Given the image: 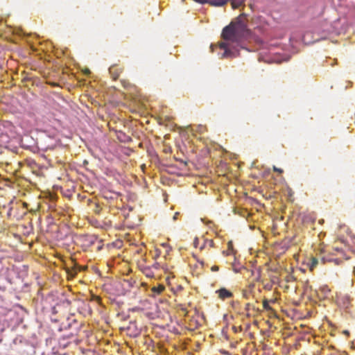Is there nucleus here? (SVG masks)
Listing matches in <instances>:
<instances>
[{
	"instance_id": "nucleus-8",
	"label": "nucleus",
	"mask_w": 355,
	"mask_h": 355,
	"mask_svg": "<svg viewBox=\"0 0 355 355\" xmlns=\"http://www.w3.org/2000/svg\"><path fill=\"white\" fill-rule=\"evenodd\" d=\"M232 6L234 9L239 8L243 4V0H232L231 2Z\"/></svg>"
},
{
	"instance_id": "nucleus-4",
	"label": "nucleus",
	"mask_w": 355,
	"mask_h": 355,
	"mask_svg": "<svg viewBox=\"0 0 355 355\" xmlns=\"http://www.w3.org/2000/svg\"><path fill=\"white\" fill-rule=\"evenodd\" d=\"M339 303L345 308H348L351 305L352 298L349 295H343L338 299Z\"/></svg>"
},
{
	"instance_id": "nucleus-15",
	"label": "nucleus",
	"mask_w": 355,
	"mask_h": 355,
	"mask_svg": "<svg viewBox=\"0 0 355 355\" xmlns=\"http://www.w3.org/2000/svg\"><path fill=\"white\" fill-rule=\"evenodd\" d=\"M211 270L214 272H216V271H218L219 270V268L218 266H214L211 267Z\"/></svg>"
},
{
	"instance_id": "nucleus-10",
	"label": "nucleus",
	"mask_w": 355,
	"mask_h": 355,
	"mask_svg": "<svg viewBox=\"0 0 355 355\" xmlns=\"http://www.w3.org/2000/svg\"><path fill=\"white\" fill-rule=\"evenodd\" d=\"M263 308L266 311H273L272 307L269 305L268 301L267 300H264L263 301Z\"/></svg>"
},
{
	"instance_id": "nucleus-9",
	"label": "nucleus",
	"mask_w": 355,
	"mask_h": 355,
	"mask_svg": "<svg viewBox=\"0 0 355 355\" xmlns=\"http://www.w3.org/2000/svg\"><path fill=\"white\" fill-rule=\"evenodd\" d=\"M318 259L317 258L313 257L310 263V270H313V268L318 265Z\"/></svg>"
},
{
	"instance_id": "nucleus-12",
	"label": "nucleus",
	"mask_w": 355,
	"mask_h": 355,
	"mask_svg": "<svg viewBox=\"0 0 355 355\" xmlns=\"http://www.w3.org/2000/svg\"><path fill=\"white\" fill-rule=\"evenodd\" d=\"M178 306L180 310H181L185 315L187 314L188 311L187 308L183 304H179Z\"/></svg>"
},
{
	"instance_id": "nucleus-21",
	"label": "nucleus",
	"mask_w": 355,
	"mask_h": 355,
	"mask_svg": "<svg viewBox=\"0 0 355 355\" xmlns=\"http://www.w3.org/2000/svg\"><path fill=\"white\" fill-rule=\"evenodd\" d=\"M208 243H209V245H210V246H212V245H213L214 242H213V241H212V240H209V241H208Z\"/></svg>"
},
{
	"instance_id": "nucleus-20",
	"label": "nucleus",
	"mask_w": 355,
	"mask_h": 355,
	"mask_svg": "<svg viewBox=\"0 0 355 355\" xmlns=\"http://www.w3.org/2000/svg\"><path fill=\"white\" fill-rule=\"evenodd\" d=\"M178 214H179V213H178V212H176V213L175 214V215H174V216H173V219H174V220H176V219H177V217H178Z\"/></svg>"
},
{
	"instance_id": "nucleus-6",
	"label": "nucleus",
	"mask_w": 355,
	"mask_h": 355,
	"mask_svg": "<svg viewBox=\"0 0 355 355\" xmlns=\"http://www.w3.org/2000/svg\"><path fill=\"white\" fill-rule=\"evenodd\" d=\"M164 289H165V287L164 285L159 284L156 286H153L152 288L151 291L154 294L159 295V294L162 293Z\"/></svg>"
},
{
	"instance_id": "nucleus-25",
	"label": "nucleus",
	"mask_w": 355,
	"mask_h": 355,
	"mask_svg": "<svg viewBox=\"0 0 355 355\" xmlns=\"http://www.w3.org/2000/svg\"><path fill=\"white\" fill-rule=\"evenodd\" d=\"M322 261L323 263H324V262L326 261V259H325V258H324V257H322Z\"/></svg>"
},
{
	"instance_id": "nucleus-27",
	"label": "nucleus",
	"mask_w": 355,
	"mask_h": 355,
	"mask_svg": "<svg viewBox=\"0 0 355 355\" xmlns=\"http://www.w3.org/2000/svg\"><path fill=\"white\" fill-rule=\"evenodd\" d=\"M251 272H252V275H254L255 272L252 270Z\"/></svg>"
},
{
	"instance_id": "nucleus-19",
	"label": "nucleus",
	"mask_w": 355,
	"mask_h": 355,
	"mask_svg": "<svg viewBox=\"0 0 355 355\" xmlns=\"http://www.w3.org/2000/svg\"><path fill=\"white\" fill-rule=\"evenodd\" d=\"M198 243V239H196L194 240V242H193L194 246H195V247H197Z\"/></svg>"
},
{
	"instance_id": "nucleus-13",
	"label": "nucleus",
	"mask_w": 355,
	"mask_h": 355,
	"mask_svg": "<svg viewBox=\"0 0 355 355\" xmlns=\"http://www.w3.org/2000/svg\"><path fill=\"white\" fill-rule=\"evenodd\" d=\"M256 273H257V275H256V277H255V280H256V281H259L260 276H261V275H260V271H259V270H257L256 271Z\"/></svg>"
},
{
	"instance_id": "nucleus-2",
	"label": "nucleus",
	"mask_w": 355,
	"mask_h": 355,
	"mask_svg": "<svg viewBox=\"0 0 355 355\" xmlns=\"http://www.w3.org/2000/svg\"><path fill=\"white\" fill-rule=\"evenodd\" d=\"M230 44L225 42H220L218 43L219 48L224 50V53L222 54L221 58L236 57L235 53L230 49Z\"/></svg>"
},
{
	"instance_id": "nucleus-7",
	"label": "nucleus",
	"mask_w": 355,
	"mask_h": 355,
	"mask_svg": "<svg viewBox=\"0 0 355 355\" xmlns=\"http://www.w3.org/2000/svg\"><path fill=\"white\" fill-rule=\"evenodd\" d=\"M229 0H211L209 3L215 6H223L225 5Z\"/></svg>"
},
{
	"instance_id": "nucleus-22",
	"label": "nucleus",
	"mask_w": 355,
	"mask_h": 355,
	"mask_svg": "<svg viewBox=\"0 0 355 355\" xmlns=\"http://www.w3.org/2000/svg\"><path fill=\"white\" fill-rule=\"evenodd\" d=\"M323 290L326 292H329V289L326 286L324 288H323Z\"/></svg>"
},
{
	"instance_id": "nucleus-5",
	"label": "nucleus",
	"mask_w": 355,
	"mask_h": 355,
	"mask_svg": "<svg viewBox=\"0 0 355 355\" xmlns=\"http://www.w3.org/2000/svg\"><path fill=\"white\" fill-rule=\"evenodd\" d=\"M216 293H218V297L221 300H225L232 297V293L225 288L216 291Z\"/></svg>"
},
{
	"instance_id": "nucleus-23",
	"label": "nucleus",
	"mask_w": 355,
	"mask_h": 355,
	"mask_svg": "<svg viewBox=\"0 0 355 355\" xmlns=\"http://www.w3.org/2000/svg\"><path fill=\"white\" fill-rule=\"evenodd\" d=\"M335 250H336V252H339V253H341V254L343 253V251H342V250H338V249H337V248H336V249H335Z\"/></svg>"
},
{
	"instance_id": "nucleus-3",
	"label": "nucleus",
	"mask_w": 355,
	"mask_h": 355,
	"mask_svg": "<svg viewBox=\"0 0 355 355\" xmlns=\"http://www.w3.org/2000/svg\"><path fill=\"white\" fill-rule=\"evenodd\" d=\"M122 71L123 68L118 65L114 64L109 68V72L113 80H116Z\"/></svg>"
},
{
	"instance_id": "nucleus-14",
	"label": "nucleus",
	"mask_w": 355,
	"mask_h": 355,
	"mask_svg": "<svg viewBox=\"0 0 355 355\" xmlns=\"http://www.w3.org/2000/svg\"><path fill=\"white\" fill-rule=\"evenodd\" d=\"M273 171H276V172H278L279 173H283V170L282 169L279 168H277L276 166H273Z\"/></svg>"
},
{
	"instance_id": "nucleus-24",
	"label": "nucleus",
	"mask_w": 355,
	"mask_h": 355,
	"mask_svg": "<svg viewBox=\"0 0 355 355\" xmlns=\"http://www.w3.org/2000/svg\"><path fill=\"white\" fill-rule=\"evenodd\" d=\"M234 272H240V270H238V269H237V268H234Z\"/></svg>"
},
{
	"instance_id": "nucleus-1",
	"label": "nucleus",
	"mask_w": 355,
	"mask_h": 355,
	"mask_svg": "<svg viewBox=\"0 0 355 355\" xmlns=\"http://www.w3.org/2000/svg\"><path fill=\"white\" fill-rule=\"evenodd\" d=\"M251 34V31L248 28L246 15L243 13L223 28L220 37L223 42L238 44L249 39Z\"/></svg>"
},
{
	"instance_id": "nucleus-17",
	"label": "nucleus",
	"mask_w": 355,
	"mask_h": 355,
	"mask_svg": "<svg viewBox=\"0 0 355 355\" xmlns=\"http://www.w3.org/2000/svg\"><path fill=\"white\" fill-rule=\"evenodd\" d=\"M228 250H232V242H229L228 243Z\"/></svg>"
},
{
	"instance_id": "nucleus-18",
	"label": "nucleus",
	"mask_w": 355,
	"mask_h": 355,
	"mask_svg": "<svg viewBox=\"0 0 355 355\" xmlns=\"http://www.w3.org/2000/svg\"><path fill=\"white\" fill-rule=\"evenodd\" d=\"M328 261H334L336 262V264H338L339 263V259H328L327 260Z\"/></svg>"
},
{
	"instance_id": "nucleus-11",
	"label": "nucleus",
	"mask_w": 355,
	"mask_h": 355,
	"mask_svg": "<svg viewBox=\"0 0 355 355\" xmlns=\"http://www.w3.org/2000/svg\"><path fill=\"white\" fill-rule=\"evenodd\" d=\"M311 33H306L303 37H302V41L305 43V44H311L312 42H313V41H311V40H309L307 39L308 36H309Z\"/></svg>"
},
{
	"instance_id": "nucleus-26",
	"label": "nucleus",
	"mask_w": 355,
	"mask_h": 355,
	"mask_svg": "<svg viewBox=\"0 0 355 355\" xmlns=\"http://www.w3.org/2000/svg\"><path fill=\"white\" fill-rule=\"evenodd\" d=\"M55 308H53V312L54 313H56V311H55Z\"/></svg>"
},
{
	"instance_id": "nucleus-16",
	"label": "nucleus",
	"mask_w": 355,
	"mask_h": 355,
	"mask_svg": "<svg viewBox=\"0 0 355 355\" xmlns=\"http://www.w3.org/2000/svg\"><path fill=\"white\" fill-rule=\"evenodd\" d=\"M83 72L85 75H89L90 73V70L89 69H85Z\"/></svg>"
}]
</instances>
